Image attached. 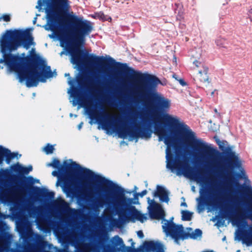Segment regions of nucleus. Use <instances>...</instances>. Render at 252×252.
I'll return each instance as SVG.
<instances>
[{
    "instance_id": "1",
    "label": "nucleus",
    "mask_w": 252,
    "mask_h": 252,
    "mask_svg": "<svg viewBox=\"0 0 252 252\" xmlns=\"http://www.w3.org/2000/svg\"><path fill=\"white\" fill-rule=\"evenodd\" d=\"M21 37L14 31H7L0 38V48L4 57L5 64L12 71L18 74L21 82H26L28 87L36 86L39 81L45 82L49 78L55 77L57 73L52 72L49 66L47 65L45 60L32 48L30 51L29 59L37 63V67L25 68L16 63L14 61L10 63L6 53L16 50L21 46Z\"/></svg>"
},
{
    "instance_id": "2",
    "label": "nucleus",
    "mask_w": 252,
    "mask_h": 252,
    "mask_svg": "<svg viewBox=\"0 0 252 252\" xmlns=\"http://www.w3.org/2000/svg\"><path fill=\"white\" fill-rule=\"evenodd\" d=\"M147 199L148 209L150 217L153 219L162 220V227L167 238L173 239L175 243H178L179 241L189 238L193 239L200 238L201 230L196 229L193 231L190 228H187L185 230L182 225H177L173 222V218L170 220L164 219L165 214L161 205L150 198Z\"/></svg>"
},
{
    "instance_id": "3",
    "label": "nucleus",
    "mask_w": 252,
    "mask_h": 252,
    "mask_svg": "<svg viewBox=\"0 0 252 252\" xmlns=\"http://www.w3.org/2000/svg\"><path fill=\"white\" fill-rule=\"evenodd\" d=\"M184 128L185 130L183 134V141L197 151L194 155L198 161L210 166H221L222 162L220 153L214 149L210 144L197 137L195 133L187 126Z\"/></svg>"
},
{
    "instance_id": "4",
    "label": "nucleus",
    "mask_w": 252,
    "mask_h": 252,
    "mask_svg": "<svg viewBox=\"0 0 252 252\" xmlns=\"http://www.w3.org/2000/svg\"><path fill=\"white\" fill-rule=\"evenodd\" d=\"M154 133L158 137L159 141H163L166 145V167L178 176L189 177L190 168L188 163L179 160H173L171 147L175 144L177 139V134L171 129L161 124L155 126Z\"/></svg>"
},
{
    "instance_id": "5",
    "label": "nucleus",
    "mask_w": 252,
    "mask_h": 252,
    "mask_svg": "<svg viewBox=\"0 0 252 252\" xmlns=\"http://www.w3.org/2000/svg\"><path fill=\"white\" fill-rule=\"evenodd\" d=\"M147 193V190H144L140 193H135L134 197L138 200L139 196L143 197ZM110 202L116 208L120 209L119 218L125 222H128L132 219V217H134L136 220L142 222L145 221L147 219L145 215L141 214L135 209L134 206L131 205L132 203H138V202H133L132 199L127 198L123 191H116L111 198Z\"/></svg>"
},
{
    "instance_id": "6",
    "label": "nucleus",
    "mask_w": 252,
    "mask_h": 252,
    "mask_svg": "<svg viewBox=\"0 0 252 252\" xmlns=\"http://www.w3.org/2000/svg\"><path fill=\"white\" fill-rule=\"evenodd\" d=\"M44 6L47 24L44 26L46 30H53L56 25L60 23L63 13L68 10V0H38L36 8L39 11Z\"/></svg>"
},
{
    "instance_id": "7",
    "label": "nucleus",
    "mask_w": 252,
    "mask_h": 252,
    "mask_svg": "<svg viewBox=\"0 0 252 252\" xmlns=\"http://www.w3.org/2000/svg\"><path fill=\"white\" fill-rule=\"evenodd\" d=\"M74 24L73 37L78 43H84L86 36L89 35L93 30V25L90 21L82 17L74 16L72 18Z\"/></svg>"
},
{
    "instance_id": "8",
    "label": "nucleus",
    "mask_w": 252,
    "mask_h": 252,
    "mask_svg": "<svg viewBox=\"0 0 252 252\" xmlns=\"http://www.w3.org/2000/svg\"><path fill=\"white\" fill-rule=\"evenodd\" d=\"M136 75L139 78L134 83V88L135 92L140 94H144L160 83L159 79L154 76L138 73Z\"/></svg>"
},
{
    "instance_id": "9",
    "label": "nucleus",
    "mask_w": 252,
    "mask_h": 252,
    "mask_svg": "<svg viewBox=\"0 0 252 252\" xmlns=\"http://www.w3.org/2000/svg\"><path fill=\"white\" fill-rule=\"evenodd\" d=\"M118 136L122 138H127L129 141L135 140L136 142L139 137L148 139L151 137L152 131L147 129L131 128L123 125L118 131Z\"/></svg>"
},
{
    "instance_id": "10",
    "label": "nucleus",
    "mask_w": 252,
    "mask_h": 252,
    "mask_svg": "<svg viewBox=\"0 0 252 252\" xmlns=\"http://www.w3.org/2000/svg\"><path fill=\"white\" fill-rule=\"evenodd\" d=\"M63 166L67 169H72L80 172L86 178L92 179L95 182L104 184V178L99 175L95 174L91 170L81 167L79 165L73 162L72 160H66L63 162Z\"/></svg>"
},
{
    "instance_id": "11",
    "label": "nucleus",
    "mask_w": 252,
    "mask_h": 252,
    "mask_svg": "<svg viewBox=\"0 0 252 252\" xmlns=\"http://www.w3.org/2000/svg\"><path fill=\"white\" fill-rule=\"evenodd\" d=\"M17 156L18 154L11 153L7 149L0 146V164L2 163L4 158H5L7 163L9 164L10 160L15 157L18 158Z\"/></svg>"
},
{
    "instance_id": "12",
    "label": "nucleus",
    "mask_w": 252,
    "mask_h": 252,
    "mask_svg": "<svg viewBox=\"0 0 252 252\" xmlns=\"http://www.w3.org/2000/svg\"><path fill=\"white\" fill-rule=\"evenodd\" d=\"M197 182L200 184L207 185L208 190L210 191L216 189L217 188L218 182L217 179L215 177L212 176L206 177L202 182L198 180ZM203 185H202V186Z\"/></svg>"
},
{
    "instance_id": "13",
    "label": "nucleus",
    "mask_w": 252,
    "mask_h": 252,
    "mask_svg": "<svg viewBox=\"0 0 252 252\" xmlns=\"http://www.w3.org/2000/svg\"><path fill=\"white\" fill-rule=\"evenodd\" d=\"M154 196H158L161 201L166 203H168L169 200L168 191L161 186H157V190L154 192Z\"/></svg>"
},
{
    "instance_id": "14",
    "label": "nucleus",
    "mask_w": 252,
    "mask_h": 252,
    "mask_svg": "<svg viewBox=\"0 0 252 252\" xmlns=\"http://www.w3.org/2000/svg\"><path fill=\"white\" fill-rule=\"evenodd\" d=\"M161 119L164 123L173 126H181L182 124L180 119L168 114L163 115Z\"/></svg>"
},
{
    "instance_id": "15",
    "label": "nucleus",
    "mask_w": 252,
    "mask_h": 252,
    "mask_svg": "<svg viewBox=\"0 0 252 252\" xmlns=\"http://www.w3.org/2000/svg\"><path fill=\"white\" fill-rule=\"evenodd\" d=\"M145 245L153 252H164L163 245L158 241L147 242Z\"/></svg>"
},
{
    "instance_id": "16",
    "label": "nucleus",
    "mask_w": 252,
    "mask_h": 252,
    "mask_svg": "<svg viewBox=\"0 0 252 252\" xmlns=\"http://www.w3.org/2000/svg\"><path fill=\"white\" fill-rule=\"evenodd\" d=\"M112 243L115 246H119V249L122 252H130L131 250V248L125 246L123 240L118 236L113 238Z\"/></svg>"
},
{
    "instance_id": "17",
    "label": "nucleus",
    "mask_w": 252,
    "mask_h": 252,
    "mask_svg": "<svg viewBox=\"0 0 252 252\" xmlns=\"http://www.w3.org/2000/svg\"><path fill=\"white\" fill-rule=\"evenodd\" d=\"M71 62L76 65L75 67H80L83 64L80 58V51L77 49L74 53L71 54Z\"/></svg>"
},
{
    "instance_id": "18",
    "label": "nucleus",
    "mask_w": 252,
    "mask_h": 252,
    "mask_svg": "<svg viewBox=\"0 0 252 252\" xmlns=\"http://www.w3.org/2000/svg\"><path fill=\"white\" fill-rule=\"evenodd\" d=\"M158 107L163 110L169 109L171 106L170 100L163 97H160L157 100Z\"/></svg>"
},
{
    "instance_id": "19",
    "label": "nucleus",
    "mask_w": 252,
    "mask_h": 252,
    "mask_svg": "<svg viewBox=\"0 0 252 252\" xmlns=\"http://www.w3.org/2000/svg\"><path fill=\"white\" fill-rule=\"evenodd\" d=\"M98 129H102L106 131L107 134H111L116 131V127L112 126L109 122H102L98 126Z\"/></svg>"
},
{
    "instance_id": "20",
    "label": "nucleus",
    "mask_w": 252,
    "mask_h": 252,
    "mask_svg": "<svg viewBox=\"0 0 252 252\" xmlns=\"http://www.w3.org/2000/svg\"><path fill=\"white\" fill-rule=\"evenodd\" d=\"M12 169L20 173L27 174L32 170V167L31 165H29L28 167H25L18 163L12 166Z\"/></svg>"
},
{
    "instance_id": "21",
    "label": "nucleus",
    "mask_w": 252,
    "mask_h": 252,
    "mask_svg": "<svg viewBox=\"0 0 252 252\" xmlns=\"http://www.w3.org/2000/svg\"><path fill=\"white\" fill-rule=\"evenodd\" d=\"M195 79L201 82L206 83L208 81V77L206 70L199 71L195 76Z\"/></svg>"
},
{
    "instance_id": "22",
    "label": "nucleus",
    "mask_w": 252,
    "mask_h": 252,
    "mask_svg": "<svg viewBox=\"0 0 252 252\" xmlns=\"http://www.w3.org/2000/svg\"><path fill=\"white\" fill-rule=\"evenodd\" d=\"M35 44L33 42V38L31 35H29L24 43V47L26 49H29L31 46H34Z\"/></svg>"
},
{
    "instance_id": "23",
    "label": "nucleus",
    "mask_w": 252,
    "mask_h": 252,
    "mask_svg": "<svg viewBox=\"0 0 252 252\" xmlns=\"http://www.w3.org/2000/svg\"><path fill=\"white\" fill-rule=\"evenodd\" d=\"M182 220H184L189 221L191 220L192 216V213L188 211H182L181 212Z\"/></svg>"
},
{
    "instance_id": "24",
    "label": "nucleus",
    "mask_w": 252,
    "mask_h": 252,
    "mask_svg": "<svg viewBox=\"0 0 252 252\" xmlns=\"http://www.w3.org/2000/svg\"><path fill=\"white\" fill-rule=\"evenodd\" d=\"M88 60L100 63L103 61L104 57L103 56H97L95 55L92 54L88 57Z\"/></svg>"
},
{
    "instance_id": "25",
    "label": "nucleus",
    "mask_w": 252,
    "mask_h": 252,
    "mask_svg": "<svg viewBox=\"0 0 252 252\" xmlns=\"http://www.w3.org/2000/svg\"><path fill=\"white\" fill-rule=\"evenodd\" d=\"M47 166H52L58 169H61L63 167L60 164L59 160L56 159H54L51 163L47 164Z\"/></svg>"
},
{
    "instance_id": "26",
    "label": "nucleus",
    "mask_w": 252,
    "mask_h": 252,
    "mask_svg": "<svg viewBox=\"0 0 252 252\" xmlns=\"http://www.w3.org/2000/svg\"><path fill=\"white\" fill-rule=\"evenodd\" d=\"M118 68L124 72H127L130 71L131 72H136L133 69L127 67L126 64H119Z\"/></svg>"
},
{
    "instance_id": "27",
    "label": "nucleus",
    "mask_w": 252,
    "mask_h": 252,
    "mask_svg": "<svg viewBox=\"0 0 252 252\" xmlns=\"http://www.w3.org/2000/svg\"><path fill=\"white\" fill-rule=\"evenodd\" d=\"M43 150L46 154H50L54 150V147L53 145L48 144L43 148Z\"/></svg>"
},
{
    "instance_id": "28",
    "label": "nucleus",
    "mask_w": 252,
    "mask_h": 252,
    "mask_svg": "<svg viewBox=\"0 0 252 252\" xmlns=\"http://www.w3.org/2000/svg\"><path fill=\"white\" fill-rule=\"evenodd\" d=\"M96 17L103 21H111V18L108 16L105 15L102 13H99L96 14Z\"/></svg>"
},
{
    "instance_id": "29",
    "label": "nucleus",
    "mask_w": 252,
    "mask_h": 252,
    "mask_svg": "<svg viewBox=\"0 0 252 252\" xmlns=\"http://www.w3.org/2000/svg\"><path fill=\"white\" fill-rule=\"evenodd\" d=\"M243 241L248 246L252 245V234L248 236Z\"/></svg>"
},
{
    "instance_id": "30",
    "label": "nucleus",
    "mask_w": 252,
    "mask_h": 252,
    "mask_svg": "<svg viewBox=\"0 0 252 252\" xmlns=\"http://www.w3.org/2000/svg\"><path fill=\"white\" fill-rule=\"evenodd\" d=\"M229 156L232 160H236V161H238L239 160L238 155L236 154V153L234 152H231L229 153Z\"/></svg>"
},
{
    "instance_id": "31",
    "label": "nucleus",
    "mask_w": 252,
    "mask_h": 252,
    "mask_svg": "<svg viewBox=\"0 0 252 252\" xmlns=\"http://www.w3.org/2000/svg\"><path fill=\"white\" fill-rule=\"evenodd\" d=\"M10 19V15L9 14H4L1 17H0V21L2 20L5 22H9Z\"/></svg>"
},
{
    "instance_id": "32",
    "label": "nucleus",
    "mask_w": 252,
    "mask_h": 252,
    "mask_svg": "<svg viewBox=\"0 0 252 252\" xmlns=\"http://www.w3.org/2000/svg\"><path fill=\"white\" fill-rule=\"evenodd\" d=\"M215 139H216V142H217V144H218V145L219 146L221 150H224V148H223V147L221 146V144H223V142H221V141H220L218 137H215Z\"/></svg>"
},
{
    "instance_id": "33",
    "label": "nucleus",
    "mask_w": 252,
    "mask_h": 252,
    "mask_svg": "<svg viewBox=\"0 0 252 252\" xmlns=\"http://www.w3.org/2000/svg\"><path fill=\"white\" fill-rule=\"evenodd\" d=\"M227 144V143L226 142H223V144H221V146L224 149V150H223L224 151L228 152L229 151H231L233 149V147H227V148L225 147V145Z\"/></svg>"
},
{
    "instance_id": "34",
    "label": "nucleus",
    "mask_w": 252,
    "mask_h": 252,
    "mask_svg": "<svg viewBox=\"0 0 252 252\" xmlns=\"http://www.w3.org/2000/svg\"><path fill=\"white\" fill-rule=\"evenodd\" d=\"M60 169H59V171H54L52 172V175L54 176H56V177H58L59 178V180L57 183V185H58L59 184V182H60V179H59V172H60Z\"/></svg>"
},
{
    "instance_id": "35",
    "label": "nucleus",
    "mask_w": 252,
    "mask_h": 252,
    "mask_svg": "<svg viewBox=\"0 0 252 252\" xmlns=\"http://www.w3.org/2000/svg\"><path fill=\"white\" fill-rule=\"evenodd\" d=\"M192 57L195 59H198L201 56V51L200 50H198V52L196 53V54H192Z\"/></svg>"
},
{
    "instance_id": "36",
    "label": "nucleus",
    "mask_w": 252,
    "mask_h": 252,
    "mask_svg": "<svg viewBox=\"0 0 252 252\" xmlns=\"http://www.w3.org/2000/svg\"><path fill=\"white\" fill-rule=\"evenodd\" d=\"M193 63L196 67H199L202 65L201 62L197 60L194 61Z\"/></svg>"
},
{
    "instance_id": "37",
    "label": "nucleus",
    "mask_w": 252,
    "mask_h": 252,
    "mask_svg": "<svg viewBox=\"0 0 252 252\" xmlns=\"http://www.w3.org/2000/svg\"><path fill=\"white\" fill-rule=\"evenodd\" d=\"M178 81L183 86L186 85V83H185V82L184 81L183 79L181 78L179 79V80H178Z\"/></svg>"
},
{
    "instance_id": "38",
    "label": "nucleus",
    "mask_w": 252,
    "mask_h": 252,
    "mask_svg": "<svg viewBox=\"0 0 252 252\" xmlns=\"http://www.w3.org/2000/svg\"><path fill=\"white\" fill-rule=\"evenodd\" d=\"M137 236L140 238H142L144 237V234H143V232L142 231H137Z\"/></svg>"
},
{
    "instance_id": "39",
    "label": "nucleus",
    "mask_w": 252,
    "mask_h": 252,
    "mask_svg": "<svg viewBox=\"0 0 252 252\" xmlns=\"http://www.w3.org/2000/svg\"><path fill=\"white\" fill-rule=\"evenodd\" d=\"M46 195H49L52 197H54V193L53 192H49V191H47L46 193Z\"/></svg>"
},
{
    "instance_id": "40",
    "label": "nucleus",
    "mask_w": 252,
    "mask_h": 252,
    "mask_svg": "<svg viewBox=\"0 0 252 252\" xmlns=\"http://www.w3.org/2000/svg\"><path fill=\"white\" fill-rule=\"evenodd\" d=\"M90 118L93 120L94 119H96V114H94V115L93 114H90Z\"/></svg>"
},
{
    "instance_id": "41",
    "label": "nucleus",
    "mask_w": 252,
    "mask_h": 252,
    "mask_svg": "<svg viewBox=\"0 0 252 252\" xmlns=\"http://www.w3.org/2000/svg\"><path fill=\"white\" fill-rule=\"evenodd\" d=\"M73 88H71L68 90V93L72 96L73 94Z\"/></svg>"
},
{
    "instance_id": "42",
    "label": "nucleus",
    "mask_w": 252,
    "mask_h": 252,
    "mask_svg": "<svg viewBox=\"0 0 252 252\" xmlns=\"http://www.w3.org/2000/svg\"><path fill=\"white\" fill-rule=\"evenodd\" d=\"M83 125V122H81L78 126V128L79 129H80L82 127V126Z\"/></svg>"
},
{
    "instance_id": "43",
    "label": "nucleus",
    "mask_w": 252,
    "mask_h": 252,
    "mask_svg": "<svg viewBox=\"0 0 252 252\" xmlns=\"http://www.w3.org/2000/svg\"><path fill=\"white\" fill-rule=\"evenodd\" d=\"M137 189H138V188H137V187L135 186L134 187V190L133 191H129L128 192L129 193H131L132 192L136 191L137 190Z\"/></svg>"
},
{
    "instance_id": "44",
    "label": "nucleus",
    "mask_w": 252,
    "mask_h": 252,
    "mask_svg": "<svg viewBox=\"0 0 252 252\" xmlns=\"http://www.w3.org/2000/svg\"><path fill=\"white\" fill-rule=\"evenodd\" d=\"M216 90H214L213 91H212L211 93V95L212 96H213L214 95V94L216 92Z\"/></svg>"
},
{
    "instance_id": "45",
    "label": "nucleus",
    "mask_w": 252,
    "mask_h": 252,
    "mask_svg": "<svg viewBox=\"0 0 252 252\" xmlns=\"http://www.w3.org/2000/svg\"><path fill=\"white\" fill-rule=\"evenodd\" d=\"M181 205L182 206H185L187 207V204L185 202H183L181 203Z\"/></svg>"
},
{
    "instance_id": "46",
    "label": "nucleus",
    "mask_w": 252,
    "mask_h": 252,
    "mask_svg": "<svg viewBox=\"0 0 252 252\" xmlns=\"http://www.w3.org/2000/svg\"><path fill=\"white\" fill-rule=\"evenodd\" d=\"M173 77L178 81L179 79L177 78V76L175 74L173 75Z\"/></svg>"
},
{
    "instance_id": "47",
    "label": "nucleus",
    "mask_w": 252,
    "mask_h": 252,
    "mask_svg": "<svg viewBox=\"0 0 252 252\" xmlns=\"http://www.w3.org/2000/svg\"><path fill=\"white\" fill-rule=\"evenodd\" d=\"M34 183H39V180H35V181H34Z\"/></svg>"
},
{
    "instance_id": "48",
    "label": "nucleus",
    "mask_w": 252,
    "mask_h": 252,
    "mask_svg": "<svg viewBox=\"0 0 252 252\" xmlns=\"http://www.w3.org/2000/svg\"><path fill=\"white\" fill-rule=\"evenodd\" d=\"M36 21V18H35L34 20H33V23H35Z\"/></svg>"
},
{
    "instance_id": "49",
    "label": "nucleus",
    "mask_w": 252,
    "mask_h": 252,
    "mask_svg": "<svg viewBox=\"0 0 252 252\" xmlns=\"http://www.w3.org/2000/svg\"><path fill=\"white\" fill-rule=\"evenodd\" d=\"M89 68H90V70L94 71L93 68L91 66H90Z\"/></svg>"
},
{
    "instance_id": "50",
    "label": "nucleus",
    "mask_w": 252,
    "mask_h": 252,
    "mask_svg": "<svg viewBox=\"0 0 252 252\" xmlns=\"http://www.w3.org/2000/svg\"><path fill=\"white\" fill-rule=\"evenodd\" d=\"M61 46H64V45H63V42H62V41H61Z\"/></svg>"
},
{
    "instance_id": "51",
    "label": "nucleus",
    "mask_w": 252,
    "mask_h": 252,
    "mask_svg": "<svg viewBox=\"0 0 252 252\" xmlns=\"http://www.w3.org/2000/svg\"><path fill=\"white\" fill-rule=\"evenodd\" d=\"M69 74H67V73H65V76H69Z\"/></svg>"
},
{
    "instance_id": "52",
    "label": "nucleus",
    "mask_w": 252,
    "mask_h": 252,
    "mask_svg": "<svg viewBox=\"0 0 252 252\" xmlns=\"http://www.w3.org/2000/svg\"><path fill=\"white\" fill-rule=\"evenodd\" d=\"M68 84H70V85H71V81H68Z\"/></svg>"
},
{
    "instance_id": "53",
    "label": "nucleus",
    "mask_w": 252,
    "mask_h": 252,
    "mask_svg": "<svg viewBox=\"0 0 252 252\" xmlns=\"http://www.w3.org/2000/svg\"><path fill=\"white\" fill-rule=\"evenodd\" d=\"M63 191H64V192H66V191H65V189L63 188Z\"/></svg>"
},
{
    "instance_id": "54",
    "label": "nucleus",
    "mask_w": 252,
    "mask_h": 252,
    "mask_svg": "<svg viewBox=\"0 0 252 252\" xmlns=\"http://www.w3.org/2000/svg\"><path fill=\"white\" fill-rule=\"evenodd\" d=\"M70 117L73 116V115H72V114H70Z\"/></svg>"
},
{
    "instance_id": "55",
    "label": "nucleus",
    "mask_w": 252,
    "mask_h": 252,
    "mask_svg": "<svg viewBox=\"0 0 252 252\" xmlns=\"http://www.w3.org/2000/svg\"><path fill=\"white\" fill-rule=\"evenodd\" d=\"M35 95V93H33V96H34Z\"/></svg>"
}]
</instances>
